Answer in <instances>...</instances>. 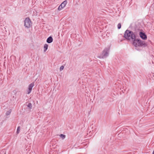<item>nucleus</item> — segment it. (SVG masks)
Wrapping results in <instances>:
<instances>
[{"mask_svg":"<svg viewBox=\"0 0 154 154\" xmlns=\"http://www.w3.org/2000/svg\"><path fill=\"white\" fill-rule=\"evenodd\" d=\"M11 112V109H9L6 113V115L7 116L9 115L10 114Z\"/></svg>","mask_w":154,"mask_h":154,"instance_id":"10","label":"nucleus"},{"mask_svg":"<svg viewBox=\"0 0 154 154\" xmlns=\"http://www.w3.org/2000/svg\"><path fill=\"white\" fill-rule=\"evenodd\" d=\"M20 127L18 126L17 128V134H18L19 133L20 131Z\"/></svg>","mask_w":154,"mask_h":154,"instance_id":"12","label":"nucleus"},{"mask_svg":"<svg viewBox=\"0 0 154 154\" xmlns=\"http://www.w3.org/2000/svg\"><path fill=\"white\" fill-rule=\"evenodd\" d=\"M48 45L47 44H45V45H44V52H45L48 49Z\"/></svg>","mask_w":154,"mask_h":154,"instance_id":"9","label":"nucleus"},{"mask_svg":"<svg viewBox=\"0 0 154 154\" xmlns=\"http://www.w3.org/2000/svg\"><path fill=\"white\" fill-rule=\"evenodd\" d=\"M139 35L140 38L146 40L147 39V37L146 34L143 32H140Z\"/></svg>","mask_w":154,"mask_h":154,"instance_id":"7","label":"nucleus"},{"mask_svg":"<svg viewBox=\"0 0 154 154\" xmlns=\"http://www.w3.org/2000/svg\"><path fill=\"white\" fill-rule=\"evenodd\" d=\"M25 26L29 28L32 26V23L30 20L29 17L26 18L24 20Z\"/></svg>","mask_w":154,"mask_h":154,"instance_id":"4","label":"nucleus"},{"mask_svg":"<svg viewBox=\"0 0 154 154\" xmlns=\"http://www.w3.org/2000/svg\"><path fill=\"white\" fill-rule=\"evenodd\" d=\"M27 106L30 109L32 108V104L31 103H29Z\"/></svg>","mask_w":154,"mask_h":154,"instance_id":"11","label":"nucleus"},{"mask_svg":"<svg viewBox=\"0 0 154 154\" xmlns=\"http://www.w3.org/2000/svg\"><path fill=\"white\" fill-rule=\"evenodd\" d=\"M132 44L136 47H145L147 46V44L144 41L140 40L136 36L135 38L132 40Z\"/></svg>","mask_w":154,"mask_h":154,"instance_id":"1","label":"nucleus"},{"mask_svg":"<svg viewBox=\"0 0 154 154\" xmlns=\"http://www.w3.org/2000/svg\"><path fill=\"white\" fill-rule=\"evenodd\" d=\"M53 41V39L51 36L48 37L46 40L47 42L48 43H51Z\"/></svg>","mask_w":154,"mask_h":154,"instance_id":"8","label":"nucleus"},{"mask_svg":"<svg viewBox=\"0 0 154 154\" xmlns=\"http://www.w3.org/2000/svg\"><path fill=\"white\" fill-rule=\"evenodd\" d=\"M64 68V66H60V71H61Z\"/></svg>","mask_w":154,"mask_h":154,"instance_id":"15","label":"nucleus"},{"mask_svg":"<svg viewBox=\"0 0 154 154\" xmlns=\"http://www.w3.org/2000/svg\"><path fill=\"white\" fill-rule=\"evenodd\" d=\"M118 29H119L121 28V23H119L117 25Z\"/></svg>","mask_w":154,"mask_h":154,"instance_id":"13","label":"nucleus"},{"mask_svg":"<svg viewBox=\"0 0 154 154\" xmlns=\"http://www.w3.org/2000/svg\"><path fill=\"white\" fill-rule=\"evenodd\" d=\"M109 48H106L103 51L100 55L98 57L100 58H106L109 55Z\"/></svg>","mask_w":154,"mask_h":154,"instance_id":"3","label":"nucleus"},{"mask_svg":"<svg viewBox=\"0 0 154 154\" xmlns=\"http://www.w3.org/2000/svg\"><path fill=\"white\" fill-rule=\"evenodd\" d=\"M136 36L132 31L128 29L125 32L124 36V37L126 39L132 41L135 38Z\"/></svg>","mask_w":154,"mask_h":154,"instance_id":"2","label":"nucleus"},{"mask_svg":"<svg viewBox=\"0 0 154 154\" xmlns=\"http://www.w3.org/2000/svg\"><path fill=\"white\" fill-rule=\"evenodd\" d=\"M67 4V1L65 0L59 6L58 8V10L59 11L61 10Z\"/></svg>","mask_w":154,"mask_h":154,"instance_id":"5","label":"nucleus"},{"mask_svg":"<svg viewBox=\"0 0 154 154\" xmlns=\"http://www.w3.org/2000/svg\"><path fill=\"white\" fill-rule=\"evenodd\" d=\"M34 82H32L28 86V90L27 91V93L28 94H29L31 93L32 88L34 86Z\"/></svg>","mask_w":154,"mask_h":154,"instance_id":"6","label":"nucleus"},{"mask_svg":"<svg viewBox=\"0 0 154 154\" xmlns=\"http://www.w3.org/2000/svg\"><path fill=\"white\" fill-rule=\"evenodd\" d=\"M60 137H61L63 139H64L65 138V137H66V136L65 135H64V134H61L60 135Z\"/></svg>","mask_w":154,"mask_h":154,"instance_id":"14","label":"nucleus"}]
</instances>
